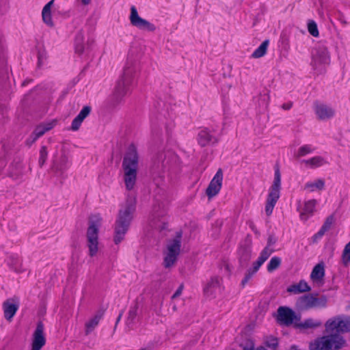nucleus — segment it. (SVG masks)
<instances>
[{"label": "nucleus", "instance_id": "35", "mask_svg": "<svg viewBox=\"0 0 350 350\" xmlns=\"http://www.w3.org/2000/svg\"><path fill=\"white\" fill-rule=\"evenodd\" d=\"M315 150V148L311 144H305L299 147L296 153V157H303L307 154H312Z\"/></svg>", "mask_w": 350, "mask_h": 350}, {"label": "nucleus", "instance_id": "17", "mask_svg": "<svg viewBox=\"0 0 350 350\" xmlns=\"http://www.w3.org/2000/svg\"><path fill=\"white\" fill-rule=\"evenodd\" d=\"M198 144L202 146L215 144L217 142L216 137L213 135L207 129L200 131L198 135Z\"/></svg>", "mask_w": 350, "mask_h": 350}, {"label": "nucleus", "instance_id": "1", "mask_svg": "<svg viewBox=\"0 0 350 350\" xmlns=\"http://www.w3.org/2000/svg\"><path fill=\"white\" fill-rule=\"evenodd\" d=\"M138 161L137 148L135 145L131 144L124 156L122 164L124 182L126 189L129 191L132 190L136 184Z\"/></svg>", "mask_w": 350, "mask_h": 350}, {"label": "nucleus", "instance_id": "55", "mask_svg": "<svg viewBox=\"0 0 350 350\" xmlns=\"http://www.w3.org/2000/svg\"><path fill=\"white\" fill-rule=\"evenodd\" d=\"M82 5L86 6L90 4L92 0H76Z\"/></svg>", "mask_w": 350, "mask_h": 350}, {"label": "nucleus", "instance_id": "34", "mask_svg": "<svg viewBox=\"0 0 350 350\" xmlns=\"http://www.w3.org/2000/svg\"><path fill=\"white\" fill-rule=\"evenodd\" d=\"M268 45V40L263 41L260 45L253 52L252 55V57L260 58L264 56L267 53Z\"/></svg>", "mask_w": 350, "mask_h": 350}, {"label": "nucleus", "instance_id": "46", "mask_svg": "<svg viewBox=\"0 0 350 350\" xmlns=\"http://www.w3.org/2000/svg\"><path fill=\"white\" fill-rule=\"evenodd\" d=\"M334 216L333 215H331L326 218L322 227L326 229L327 230H329L331 228L333 224L334 223Z\"/></svg>", "mask_w": 350, "mask_h": 350}, {"label": "nucleus", "instance_id": "10", "mask_svg": "<svg viewBox=\"0 0 350 350\" xmlns=\"http://www.w3.org/2000/svg\"><path fill=\"white\" fill-rule=\"evenodd\" d=\"M131 25L141 30L153 32L156 30V27L154 24L149 21L141 18L137 12L135 6L131 8V15L129 17Z\"/></svg>", "mask_w": 350, "mask_h": 350}, {"label": "nucleus", "instance_id": "40", "mask_svg": "<svg viewBox=\"0 0 350 350\" xmlns=\"http://www.w3.org/2000/svg\"><path fill=\"white\" fill-rule=\"evenodd\" d=\"M281 264V258L278 256L272 257L267 265V271L272 272L277 269Z\"/></svg>", "mask_w": 350, "mask_h": 350}, {"label": "nucleus", "instance_id": "32", "mask_svg": "<svg viewBox=\"0 0 350 350\" xmlns=\"http://www.w3.org/2000/svg\"><path fill=\"white\" fill-rule=\"evenodd\" d=\"M55 125L54 122H48L38 126L33 133L38 137L42 136L46 131H50Z\"/></svg>", "mask_w": 350, "mask_h": 350}, {"label": "nucleus", "instance_id": "45", "mask_svg": "<svg viewBox=\"0 0 350 350\" xmlns=\"http://www.w3.org/2000/svg\"><path fill=\"white\" fill-rule=\"evenodd\" d=\"M48 152L46 150V146H42L40 150V157L38 160V163L40 167H42L44 163L47 159Z\"/></svg>", "mask_w": 350, "mask_h": 350}, {"label": "nucleus", "instance_id": "51", "mask_svg": "<svg viewBox=\"0 0 350 350\" xmlns=\"http://www.w3.org/2000/svg\"><path fill=\"white\" fill-rule=\"evenodd\" d=\"M275 242H276V238L273 235H270L268 238L267 245L265 248L268 247L269 249H271V247L273 246L275 243Z\"/></svg>", "mask_w": 350, "mask_h": 350}, {"label": "nucleus", "instance_id": "44", "mask_svg": "<svg viewBox=\"0 0 350 350\" xmlns=\"http://www.w3.org/2000/svg\"><path fill=\"white\" fill-rule=\"evenodd\" d=\"M161 159L162 157L161 156V158L158 161V163H155L153 167V170L159 174L161 172H164L168 165V161L165 162L164 161H162L161 163L160 164L159 161Z\"/></svg>", "mask_w": 350, "mask_h": 350}, {"label": "nucleus", "instance_id": "29", "mask_svg": "<svg viewBox=\"0 0 350 350\" xmlns=\"http://www.w3.org/2000/svg\"><path fill=\"white\" fill-rule=\"evenodd\" d=\"M273 252V249H269L268 247L264 248L263 250L261 252L260 256L258 258L257 260L255 261L252 265L260 269L261 265L268 259V258Z\"/></svg>", "mask_w": 350, "mask_h": 350}, {"label": "nucleus", "instance_id": "31", "mask_svg": "<svg viewBox=\"0 0 350 350\" xmlns=\"http://www.w3.org/2000/svg\"><path fill=\"white\" fill-rule=\"evenodd\" d=\"M325 187V181L323 179H317L313 182H308L304 188L312 192L316 190H323Z\"/></svg>", "mask_w": 350, "mask_h": 350}, {"label": "nucleus", "instance_id": "56", "mask_svg": "<svg viewBox=\"0 0 350 350\" xmlns=\"http://www.w3.org/2000/svg\"><path fill=\"white\" fill-rule=\"evenodd\" d=\"M293 104L291 103H285L282 105V108L286 110H288L292 107Z\"/></svg>", "mask_w": 350, "mask_h": 350}, {"label": "nucleus", "instance_id": "2", "mask_svg": "<svg viewBox=\"0 0 350 350\" xmlns=\"http://www.w3.org/2000/svg\"><path fill=\"white\" fill-rule=\"evenodd\" d=\"M136 69L133 63H127L125 66L121 79L117 82L114 92L111 96L113 105L119 103L129 90Z\"/></svg>", "mask_w": 350, "mask_h": 350}, {"label": "nucleus", "instance_id": "12", "mask_svg": "<svg viewBox=\"0 0 350 350\" xmlns=\"http://www.w3.org/2000/svg\"><path fill=\"white\" fill-rule=\"evenodd\" d=\"M222 180L223 172L221 169H219L206 189V193L208 198H212L219 192L222 185Z\"/></svg>", "mask_w": 350, "mask_h": 350}, {"label": "nucleus", "instance_id": "43", "mask_svg": "<svg viewBox=\"0 0 350 350\" xmlns=\"http://www.w3.org/2000/svg\"><path fill=\"white\" fill-rule=\"evenodd\" d=\"M308 31L314 37L319 36L317 25L315 21L310 20L308 22Z\"/></svg>", "mask_w": 350, "mask_h": 350}, {"label": "nucleus", "instance_id": "36", "mask_svg": "<svg viewBox=\"0 0 350 350\" xmlns=\"http://www.w3.org/2000/svg\"><path fill=\"white\" fill-rule=\"evenodd\" d=\"M280 183H281L280 173L279 169L278 168L275 170L274 180L271 187L269 191L272 192V193H275L280 194Z\"/></svg>", "mask_w": 350, "mask_h": 350}, {"label": "nucleus", "instance_id": "3", "mask_svg": "<svg viewBox=\"0 0 350 350\" xmlns=\"http://www.w3.org/2000/svg\"><path fill=\"white\" fill-rule=\"evenodd\" d=\"M345 345L343 337L330 334L319 337L310 343V350H338Z\"/></svg>", "mask_w": 350, "mask_h": 350}, {"label": "nucleus", "instance_id": "27", "mask_svg": "<svg viewBox=\"0 0 350 350\" xmlns=\"http://www.w3.org/2000/svg\"><path fill=\"white\" fill-rule=\"evenodd\" d=\"M324 275V265L322 263H319L313 268L310 278L314 282H319L323 278Z\"/></svg>", "mask_w": 350, "mask_h": 350}, {"label": "nucleus", "instance_id": "30", "mask_svg": "<svg viewBox=\"0 0 350 350\" xmlns=\"http://www.w3.org/2000/svg\"><path fill=\"white\" fill-rule=\"evenodd\" d=\"M101 316L99 314H96L85 323V335H89L96 327V326L98 325Z\"/></svg>", "mask_w": 350, "mask_h": 350}, {"label": "nucleus", "instance_id": "6", "mask_svg": "<svg viewBox=\"0 0 350 350\" xmlns=\"http://www.w3.org/2000/svg\"><path fill=\"white\" fill-rule=\"evenodd\" d=\"M100 223L101 218L98 215H94L90 218L87 231L88 247L90 256H95L98 250V234Z\"/></svg>", "mask_w": 350, "mask_h": 350}, {"label": "nucleus", "instance_id": "21", "mask_svg": "<svg viewBox=\"0 0 350 350\" xmlns=\"http://www.w3.org/2000/svg\"><path fill=\"white\" fill-rule=\"evenodd\" d=\"M301 163L306 167L315 169L327 163L326 160L321 156H315L308 159H304Z\"/></svg>", "mask_w": 350, "mask_h": 350}, {"label": "nucleus", "instance_id": "9", "mask_svg": "<svg viewBox=\"0 0 350 350\" xmlns=\"http://www.w3.org/2000/svg\"><path fill=\"white\" fill-rule=\"evenodd\" d=\"M136 210V198L133 194H128L126 200L120 204L118 220L130 224Z\"/></svg>", "mask_w": 350, "mask_h": 350}, {"label": "nucleus", "instance_id": "5", "mask_svg": "<svg viewBox=\"0 0 350 350\" xmlns=\"http://www.w3.org/2000/svg\"><path fill=\"white\" fill-rule=\"evenodd\" d=\"M327 297L325 295L319 297L316 294H308L299 297L296 301V306L301 310L324 308L327 306Z\"/></svg>", "mask_w": 350, "mask_h": 350}, {"label": "nucleus", "instance_id": "18", "mask_svg": "<svg viewBox=\"0 0 350 350\" xmlns=\"http://www.w3.org/2000/svg\"><path fill=\"white\" fill-rule=\"evenodd\" d=\"M220 282L221 278L219 277L211 278L204 288V293L207 295H213L220 293L221 291Z\"/></svg>", "mask_w": 350, "mask_h": 350}, {"label": "nucleus", "instance_id": "23", "mask_svg": "<svg viewBox=\"0 0 350 350\" xmlns=\"http://www.w3.org/2000/svg\"><path fill=\"white\" fill-rule=\"evenodd\" d=\"M54 0H51L44 6L42 11L43 22L49 27H53L54 25L51 15V9L54 5Z\"/></svg>", "mask_w": 350, "mask_h": 350}, {"label": "nucleus", "instance_id": "48", "mask_svg": "<svg viewBox=\"0 0 350 350\" xmlns=\"http://www.w3.org/2000/svg\"><path fill=\"white\" fill-rule=\"evenodd\" d=\"M254 275V273H253L252 271H250L249 269L245 273V277L241 281V286L243 287L246 285V284L251 280V278Z\"/></svg>", "mask_w": 350, "mask_h": 350}, {"label": "nucleus", "instance_id": "61", "mask_svg": "<svg viewBox=\"0 0 350 350\" xmlns=\"http://www.w3.org/2000/svg\"><path fill=\"white\" fill-rule=\"evenodd\" d=\"M2 40H3V36H2V35L0 33V44L1 43Z\"/></svg>", "mask_w": 350, "mask_h": 350}, {"label": "nucleus", "instance_id": "62", "mask_svg": "<svg viewBox=\"0 0 350 350\" xmlns=\"http://www.w3.org/2000/svg\"><path fill=\"white\" fill-rule=\"evenodd\" d=\"M172 308H173V310H174V311H176V309H177V308H176V305H174Z\"/></svg>", "mask_w": 350, "mask_h": 350}, {"label": "nucleus", "instance_id": "4", "mask_svg": "<svg viewBox=\"0 0 350 350\" xmlns=\"http://www.w3.org/2000/svg\"><path fill=\"white\" fill-rule=\"evenodd\" d=\"M325 331L327 333L336 334L350 332V317L337 315L329 319L325 323Z\"/></svg>", "mask_w": 350, "mask_h": 350}, {"label": "nucleus", "instance_id": "37", "mask_svg": "<svg viewBox=\"0 0 350 350\" xmlns=\"http://www.w3.org/2000/svg\"><path fill=\"white\" fill-rule=\"evenodd\" d=\"M322 323L318 320H314L312 319H307L304 321L301 322L299 327L301 328L308 329V328H316L320 327Z\"/></svg>", "mask_w": 350, "mask_h": 350}, {"label": "nucleus", "instance_id": "52", "mask_svg": "<svg viewBox=\"0 0 350 350\" xmlns=\"http://www.w3.org/2000/svg\"><path fill=\"white\" fill-rule=\"evenodd\" d=\"M183 290V285L181 284V285H180L176 291V292L174 293V295L172 296V299H174L178 297V296H180L182 293Z\"/></svg>", "mask_w": 350, "mask_h": 350}, {"label": "nucleus", "instance_id": "49", "mask_svg": "<svg viewBox=\"0 0 350 350\" xmlns=\"http://www.w3.org/2000/svg\"><path fill=\"white\" fill-rule=\"evenodd\" d=\"M243 350H254L255 345L252 340H247L241 345Z\"/></svg>", "mask_w": 350, "mask_h": 350}, {"label": "nucleus", "instance_id": "57", "mask_svg": "<svg viewBox=\"0 0 350 350\" xmlns=\"http://www.w3.org/2000/svg\"><path fill=\"white\" fill-rule=\"evenodd\" d=\"M258 269H259L258 267H256L254 265H252V268L249 269V270L254 274L258 271Z\"/></svg>", "mask_w": 350, "mask_h": 350}, {"label": "nucleus", "instance_id": "42", "mask_svg": "<svg viewBox=\"0 0 350 350\" xmlns=\"http://www.w3.org/2000/svg\"><path fill=\"white\" fill-rule=\"evenodd\" d=\"M342 261L347 266L350 262V241L345 245L342 255Z\"/></svg>", "mask_w": 350, "mask_h": 350}, {"label": "nucleus", "instance_id": "58", "mask_svg": "<svg viewBox=\"0 0 350 350\" xmlns=\"http://www.w3.org/2000/svg\"><path fill=\"white\" fill-rule=\"evenodd\" d=\"M122 313H120L119 314V316L118 317L117 320H116V324L120 321V319L122 317Z\"/></svg>", "mask_w": 350, "mask_h": 350}, {"label": "nucleus", "instance_id": "15", "mask_svg": "<svg viewBox=\"0 0 350 350\" xmlns=\"http://www.w3.org/2000/svg\"><path fill=\"white\" fill-rule=\"evenodd\" d=\"M129 226L130 224L116 219L114 226L113 237V241L116 245L119 244L124 239Z\"/></svg>", "mask_w": 350, "mask_h": 350}, {"label": "nucleus", "instance_id": "16", "mask_svg": "<svg viewBox=\"0 0 350 350\" xmlns=\"http://www.w3.org/2000/svg\"><path fill=\"white\" fill-rule=\"evenodd\" d=\"M317 204L316 200H309L304 202V208L300 211V219L306 221L312 217L315 211V207Z\"/></svg>", "mask_w": 350, "mask_h": 350}, {"label": "nucleus", "instance_id": "33", "mask_svg": "<svg viewBox=\"0 0 350 350\" xmlns=\"http://www.w3.org/2000/svg\"><path fill=\"white\" fill-rule=\"evenodd\" d=\"M85 36L82 31H79L75 39V51L78 53H82L84 50Z\"/></svg>", "mask_w": 350, "mask_h": 350}, {"label": "nucleus", "instance_id": "20", "mask_svg": "<svg viewBox=\"0 0 350 350\" xmlns=\"http://www.w3.org/2000/svg\"><path fill=\"white\" fill-rule=\"evenodd\" d=\"M252 249L250 242L245 243L244 245L240 246L239 250V260L242 266L247 265L251 258Z\"/></svg>", "mask_w": 350, "mask_h": 350}, {"label": "nucleus", "instance_id": "11", "mask_svg": "<svg viewBox=\"0 0 350 350\" xmlns=\"http://www.w3.org/2000/svg\"><path fill=\"white\" fill-rule=\"evenodd\" d=\"M277 312V321L282 325L288 326L297 319L295 312L288 307L280 306Z\"/></svg>", "mask_w": 350, "mask_h": 350}, {"label": "nucleus", "instance_id": "24", "mask_svg": "<svg viewBox=\"0 0 350 350\" xmlns=\"http://www.w3.org/2000/svg\"><path fill=\"white\" fill-rule=\"evenodd\" d=\"M7 264L16 272H22L24 271L22 261L17 255H10L7 258Z\"/></svg>", "mask_w": 350, "mask_h": 350}, {"label": "nucleus", "instance_id": "41", "mask_svg": "<svg viewBox=\"0 0 350 350\" xmlns=\"http://www.w3.org/2000/svg\"><path fill=\"white\" fill-rule=\"evenodd\" d=\"M154 227L159 230L160 231L164 230L166 229L167 226V219L166 217H162L161 218H155L154 221Z\"/></svg>", "mask_w": 350, "mask_h": 350}, {"label": "nucleus", "instance_id": "19", "mask_svg": "<svg viewBox=\"0 0 350 350\" xmlns=\"http://www.w3.org/2000/svg\"><path fill=\"white\" fill-rule=\"evenodd\" d=\"M91 111V107L90 106H85L80 111L79 113L75 118L72 122L71 129L72 131H77L83 121L87 118Z\"/></svg>", "mask_w": 350, "mask_h": 350}, {"label": "nucleus", "instance_id": "13", "mask_svg": "<svg viewBox=\"0 0 350 350\" xmlns=\"http://www.w3.org/2000/svg\"><path fill=\"white\" fill-rule=\"evenodd\" d=\"M314 109L316 116L321 120H327L335 115L334 109L324 103L316 102L314 105Z\"/></svg>", "mask_w": 350, "mask_h": 350}, {"label": "nucleus", "instance_id": "26", "mask_svg": "<svg viewBox=\"0 0 350 350\" xmlns=\"http://www.w3.org/2000/svg\"><path fill=\"white\" fill-rule=\"evenodd\" d=\"M3 311L5 318L8 321H11L16 311L18 310V306L16 304L7 301L3 303Z\"/></svg>", "mask_w": 350, "mask_h": 350}, {"label": "nucleus", "instance_id": "39", "mask_svg": "<svg viewBox=\"0 0 350 350\" xmlns=\"http://www.w3.org/2000/svg\"><path fill=\"white\" fill-rule=\"evenodd\" d=\"M137 315V306L135 305L131 306L128 312V317L126 319L127 325L130 326L134 323L135 319Z\"/></svg>", "mask_w": 350, "mask_h": 350}, {"label": "nucleus", "instance_id": "53", "mask_svg": "<svg viewBox=\"0 0 350 350\" xmlns=\"http://www.w3.org/2000/svg\"><path fill=\"white\" fill-rule=\"evenodd\" d=\"M327 230L321 226L319 231L315 234V237H321Z\"/></svg>", "mask_w": 350, "mask_h": 350}, {"label": "nucleus", "instance_id": "47", "mask_svg": "<svg viewBox=\"0 0 350 350\" xmlns=\"http://www.w3.org/2000/svg\"><path fill=\"white\" fill-rule=\"evenodd\" d=\"M265 344L267 347L275 349L278 346V340L275 338L271 337L266 340Z\"/></svg>", "mask_w": 350, "mask_h": 350}, {"label": "nucleus", "instance_id": "50", "mask_svg": "<svg viewBox=\"0 0 350 350\" xmlns=\"http://www.w3.org/2000/svg\"><path fill=\"white\" fill-rule=\"evenodd\" d=\"M38 138L32 133V134L27 139L26 144L31 146Z\"/></svg>", "mask_w": 350, "mask_h": 350}, {"label": "nucleus", "instance_id": "14", "mask_svg": "<svg viewBox=\"0 0 350 350\" xmlns=\"http://www.w3.org/2000/svg\"><path fill=\"white\" fill-rule=\"evenodd\" d=\"M46 340L44 336V325L41 322L37 325L33 334L31 350H40L45 345Z\"/></svg>", "mask_w": 350, "mask_h": 350}, {"label": "nucleus", "instance_id": "59", "mask_svg": "<svg viewBox=\"0 0 350 350\" xmlns=\"http://www.w3.org/2000/svg\"><path fill=\"white\" fill-rule=\"evenodd\" d=\"M256 350H267L264 347H259L256 349Z\"/></svg>", "mask_w": 350, "mask_h": 350}, {"label": "nucleus", "instance_id": "22", "mask_svg": "<svg viewBox=\"0 0 350 350\" xmlns=\"http://www.w3.org/2000/svg\"><path fill=\"white\" fill-rule=\"evenodd\" d=\"M25 172V167L23 163L21 161H15L10 166V176L13 178L17 179L21 177Z\"/></svg>", "mask_w": 350, "mask_h": 350}, {"label": "nucleus", "instance_id": "28", "mask_svg": "<svg viewBox=\"0 0 350 350\" xmlns=\"http://www.w3.org/2000/svg\"><path fill=\"white\" fill-rule=\"evenodd\" d=\"M310 291V287L306 282L301 280L297 284L293 285L288 288V292L293 293H300Z\"/></svg>", "mask_w": 350, "mask_h": 350}, {"label": "nucleus", "instance_id": "38", "mask_svg": "<svg viewBox=\"0 0 350 350\" xmlns=\"http://www.w3.org/2000/svg\"><path fill=\"white\" fill-rule=\"evenodd\" d=\"M269 103V95L267 92L260 93L257 100V104L260 108L265 109Z\"/></svg>", "mask_w": 350, "mask_h": 350}, {"label": "nucleus", "instance_id": "25", "mask_svg": "<svg viewBox=\"0 0 350 350\" xmlns=\"http://www.w3.org/2000/svg\"><path fill=\"white\" fill-rule=\"evenodd\" d=\"M279 198L280 194L269 191L265 205V213L267 216H270L272 214L273 208Z\"/></svg>", "mask_w": 350, "mask_h": 350}, {"label": "nucleus", "instance_id": "8", "mask_svg": "<svg viewBox=\"0 0 350 350\" xmlns=\"http://www.w3.org/2000/svg\"><path fill=\"white\" fill-rule=\"evenodd\" d=\"M330 63V55L327 48L323 44H317L312 50L311 66L314 70L321 72Z\"/></svg>", "mask_w": 350, "mask_h": 350}, {"label": "nucleus", "instance_id": "60", "mask_svg": "<svg viewBox=\"0 0 350 350\" xmlns=\"http://www.w3.org/2000/svg\"><path fill=\"white\" fill-rule=\"evenodd\" d=\"M289 350H298L295 346H292Z\"/></svg>", "mask_w": 350, "mask_h": 350}, {"label": "nucleus", "instance_id": "7", "mask_svg": "<svg viewBox=\"0 0 350 350\" xmlns=\"http://www.w3.org/2000/svg\"><path fill=\"white\" fill-rule=\"evenodd\" d=\"M180 233H178L175 239L167 243L163 258V266L165 268H170L176 262L180 252Z\"/></svg>", "mask_w": 350, "mask_h": 350}, {"label": "nucleus", "instance_id": "54", "mask_svg": "<svg viewBox=\"0 0 350 350\" xmlns=\"http://www.w3.org/2000/svg\"><path fill=\"white\" fill-rule=\"evenodd\" d=\"M327 230L321 226L319 231L315 234V237H321Z\"/></svg>", "mask_w": 350, "mask_h": 350}]
</instances>
